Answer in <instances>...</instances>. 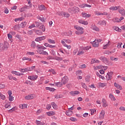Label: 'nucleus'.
<instances>
[{"instance_id": "1a4fd4ad", "label": "nucleus", "mask_w": 125, "mask_h": 125, "mask_svg": "<svg viewBox=\"0 0 125 125\" xmlns=\"http://www.w3.org/2000/svg\"><path fill=\"white\" fill-rule=\"evenodd\" d=\"M100 59L102 61L103 63H106L108 62V60L105 57H101Z\"/></svg>"}, {"instance_id": "6e6552de", "label": "nucleus", "mask_w": 125, "mask_h": 125, "mask_svg": "<svg viewBox=\"0 0 125 125\" xmlns=\"http://www.w3.org/2000/svg\"><path fill=\"white\" fill-rule=\"evenodd\" d=\"M24 98H25V99H26V100H30L31 99H33L34 98V96H33V94H30L28 96H26L24 97Z\"/></svg>"}, {"instance_id": "c85d7f7f", "label": "nucleus", "mask_w": 125, "mask_h": 125, "mask_svg": "<svg viewBox=\"0 0 125 125\" xmlns=\"http://www.w3.org/2000/svg\"><path fill=\"white\" fill-rule=\"evenodd\" d=\"M46 90H49L50 91H54L55 89L54 88H50V87H46Z\"/></svg>"}, {"instance_id": "774afa93", "label": "nucleus", "mask_w": 125, "mask_h": 125, "mask_svg": "<svg viewBox=\"0 0 125 125\" xmlns=\"http://www.w3.org/2000/svg\"><path fill=\"white\" fill-rule=\"evenodd\" d=\"M16 38H17L20 40H21V36H20V35H17L16 36Z\"/></svg>"}, {"instance_id": "a211bd4d", "label": "nucleus", "mask_w": 125, "mask_h": 125, "mask_svg": "<svg viewBox=\"0 0 125 125\" xmlns=\"http://www.w3.org/2000/svg\"><path fill=\"white\" fill-rule=\"evenodd\" d=\"M102 103H103V107H107V102L104 99H102Z\"/></svg>"}, {"instance_id": "8fccbe9b", "label": "nucleus", "mask_w": 125, "mask_h": 125, "mask_svg": "<svg viewBox=\"0 0 125 125\" xmlns=\"http://www.w3.org/2000/svg\"><path fill=\"white\" fill-rule=\"evenodd\" d=\"M70 121H72V122H76L77 121V119L75 117H71L70 118Z\"/></svg>"}, {"instance_id": "6ab92c4d", "label": "nucleus", "mask_w": 125, "mask_h": 125, "mask_svg": "<svg viewBox=\"0 0 125 125\" xmlns=\"http://www.w3.org/2000/svg\"><path fill=\"white\" fill-rule=\"evenodd\" d=\"M100 62L99 61H98V60H96L95 59H92L91 63L92 64H93L94 63H100Z\"/></svg>"}, {"instance_id": "20e7f679", "label": "nucleus", "mask_w": 125, "mask_h": 125, "mask_svg": "<svg viewBox=\"0 0 125 125\" xmlns=\"http://www.w3.org/2000/svg\"><path fill=\"white\" fill-rule=\"evenodd\" d=\"M62 82L63 84H66L68 83V78L67 77H64L62 78Z\"/></svg>"}, {"instance_id": "bb28decb", "label": "nucleus", "mask_w": 125, "mask_h": 125, "mask_svg": "<svg viewBox=\"0 0 125 125\" xmlns=\"http://www.w3.org/2000/svg\"><path fill=\"white\" fill-rule=\"evenodd\" d=\"M36 33L37 35H38L39 36H42V32L40 30H36Z\"/></svg>"}, {"instance_id": "c756f323", "label": "nucleus", "mask_w": 125, "mask_h": 125, "mask_svg": "<svg viewBox=\"0 0 125 125\" xmlns=\"http://www.w3.org/2000/svg\"><path fill=\"white\" fill-rule=\"evenodd\" d=\"M81 85L82 87H83V88H84L85 89H86V90H87V86H86V85L85 84V83H82Z\"/></svg>"}, {"instance_id": "f3484780", "label": "nucleus", "mask_w": 125, "mask_h": 125, "mask_svg": "<svg viewBox=\"0 0 125 125\" xmlns=\"http://www.w3.org/2000/svg\"><path fill=\"white\" fill-rule=\"evenodd\" d=\"M73 113V112L72 110H67L66 111V115H67V116H68L69 117H70V116L72 115Z\"/></svg>"}, {"instance_id": "58836bf2", "label": "nucleus", "mask_w": 125, "mask_h": 125, "mask_svg": "<svg viewBox=\"0 0 125 125\" xmlns=\"http://www.w3.org/2000/svg\"><path fill=\"white\" fill-rule=\"evenodd\" d=\"M48 42H49V43H55V41H54V40H52L51 39H48Z\"/></svg>"}, {"instance_id": "49530a36", "label": "nucleus", "mask_w": 125, "mask_h": 125, "mask_svg": "<svg viewBox=\"0 0 125 125\" xmlns=\"http://www.w3.org/2000/svg\"><path fill=\"white\" fill-rule=\"evenodd\" d=\"M43 52V50L42 49H38V53H39V54H42Z\"/></svg>"}, {"instance_id": "c9c22d12", "label": "nucleus", "mask_w": 125, "mask_h": 125, "mask_svg": "<svg viewBox=\"0 0 125 125\" xmlns=\"http://www.w3.org/2000/svg\"><path fill=\"white\" fill-rule=\"evenodd\" d=\"M112 21L114 23H116V22H120L119 18H115V19H112Z\"/></svg>"}, {"instance_id": "cd10ccee", "label": "nucleus", "mask_w": 125, "mask_h": 125, "mask_svg": "<svg viewBox=\"0 0 125 125\" xmlns=\"http://www.w3.org/2000/svg\"><path fill=\"white\" fill-rule=\"evenodd\" d=\"M56 86H58L59 87H61L62 85H63V83L62 82H58L56 83Z\"/></svg>"}, {"instance_id": "f8f14e48", "label": "nucleus", "mask_w": 125, "mask_h": 125, "mask_svg": "<svg viewBox=\"0 0 125 125\" xmlns=\"http://www.w3.org/2000/svg\"><path fill=\"white\" fill-rule=\"evenodd\" d=\"M104 116H105V111L102 110L100 114V119H104Z\"/></svg>"}, {"instance_id": "0eeeda50", "label": "nucleus", "mask_w": 125, "mask_h": 125, "mask_svg": "<svg viewBox=\"0 0 125 125\" xmlns=\"http://www.w3.org/2000/svg\"><path fill=\"white\" fill-rule=\"evenodd\" d=\"M45 39V37L42 36L41 37H38L35 39L36 42H41L43 41Z\"/></svg>"}, {"instance_id": "052dcab7", "label": "nucleus", "mask_w": 125, "mask_h": 125, "mask_svg": "<svg viewBox=\"0 0 125 125\" xmlns=\"http://www.w3.org/2000/svg\"><path fill=\"white\" fill-rule=\"evenodd\" d=\"M91 111V115H93L94 114V111L96 112V110L95 109H90Z\"/></svg>"}, {"instance_id": "ddd939ff", "label": "nucleus", "mask_w": 125, "mask_h": 125, "mask_svg": "<svg viewBox=\"0 0 125 125\" xmlns=\"http://www.w3.org/2000/svg\"><path fill=\"white\" fill-rule=\"evenodd\" d=\"M114 86H115V87H116L118 89H120V90H122V89H123L122 86L118 84L117 83H114Z\"/></svg>"}, {"instance_id": "680f3d73", "label": "nucleus", "mask_w": 125, "mask_h": 125, "mask_svg": "<svg viewBox=\"0 0 125 125\" xmlns=\"http://www.w3.org/2000/svg\"><path fill=\"white\" fill-rule=\"evenodd\" d=\"M83 25H88V22H87V21H83V23H82Z\"/></svg>"}, {"instance_id": "dca6fc26", "label": "nucleus", "mask_w": 125, "mask_h": 125, "mask_svg": "<svg viewBox=\"0 0 125 125\" xmlns=\"http://www.w3.org/2000/svg\"><path fill=\"white\" fill-rule=\"evenodd\" d=\"M119 12L122 15V16H125V9H120L119 10Z\"/></svg>"}, {"instance_id": "6e6d98bb", "label": "nucleus", "mask_w": 125, "mask_h": 125, "mask_svg": "<svg viewBox=\"0 0 125 125\" xmlns=\"http://www.w3.org/2000/svg\"><path fill=\"white\" fill-rule=\"evenodd\" d=\"M102 25H104V26H106V21H101Z\"/></svg>"}, {"instance_id": "f03ea898", "label": "nucleus", "mask_w": 125, "mask_h": 125, "mask_svg": "<svg viewBox=\"0 0 125 125\" xmlns=\"http://www.w3.org/2000/svg\"><path fill=\"white\" fill-rule=\"evenodd\" d=\"M81 8H84L85 7H91V5H88V4H82L78 5Z\"/></svg>"}, {"instance_id": "aec40b11", "label": "nucleus", "mask_w": 125, "mask_h": 125, "mask_svg": "<svg viewBox=\"0 0 125 125\" xmlns=\"http://www.w3.org/2000/svg\"><path fill=\"white\" fill-rule=\"evenodd\" d=\"M39 10H45V6L43 5H41L39 7Z\"/></svg>"}, {"instance_id": "412c9836", "label": "nucleus", "mask_w": 125, "mask_h": 125, "mask_svg": "<svg viewBox=\"0 0 125 125\" xmlns=\"http://www.w3.org/2000/svg\"><path fill=\"white\" fill-rule=\"evenodd\" d=\"M12 74H13V75H16V76H21V74L19 73V72L17 71H12Z\"/></svg>"}, {"instance_id": "7ed1b4c3", "label": "nucleus", "mask_w": 125, "mask_h": 125, "mask_svg": "<svg viewBox=\"0 0 125 125\" xmlns=\"http://www.w3.org/2000/svg\"><path fill=\"white\" fill-rule=\"evenodd\" d=\"M9 47V44L7 42H5L3 46L2 47V49L6 50Z\"/></svg>"}, {"instance_id": "4468645a", "label": "nucleus", "mask_w": 125, "mask_h": 125, "mask_svg": "<svg viewBox=\"0 0 125 125\" xmlns=\"http://www.w3.org/2000/svg\"><path fill=\"white\" fill-rule=\"evenodd\" d=\"M70 93L71 95H72V96H75V95H78V94H80V91H71Z\"/></svg>"}, {"instance_id": "e2e57ef3", "label": "nucleus", "mask_w": 125, "mask_h": 125, "mask_svg": "<svg viewBox=\"0 0 125 125\" xmlns=\"http://www.w3.org/2000/svg\"><path fill=\"white\" fill-rule=\"evenodd\" d=\"M35 68H36L35 66H32L31 67H29V71H33V70H34V69H35Z\"/></svg>"}, {"instance_id": "e433bc0d", "label": "nucleus", "mask_w": 125, "mask_h": 125, "mask_svg": "<svg viewBox=\"0 0 125 125\" xmlns=\"http://www.w3.org/2000/svg\"><path fill=\"white\" fill-rule=\"evenodd\" d=\"M99 86L100 87H104V86H106V83H100Z\"/></svg>"}, {"instance_id": "5701e85b", "label": "nucleus", "mask_w": 125, "mask_h": 125, "mask_svg": "<svg viewBox=\"0 0 125 125\" xmlns=\"http://www.w3.org/2000/svg\"><path fill=\"white\" fill-rule=\"evenodd\" d=\"M29 71H30L29 67H26L24 69H21V72H22V73H25V72H29Z\"/></svg>"}, {"instance_id": "a19ab883", "label": "nucleus", "mask_w": 125, "mask_h": 125, "mask_svg": "<svg viewBox=\"0 0 125 125\" xmlns=\"http://www.w3.org/2000/svg\"><path fill=\"white\" fill-rule=\"evenodd\" d=\"M31 45L32 47H36V42H35V41H32Z\"/></svg>"}, {"instance_id": "2eb2a0df", "label": "nucleus", "mask_w": 125, "mask_h": 125, "mask_svg": "<svg viewBox=\"0 0 125 125\" xmlns=\"http://www.w3.org/2000/svg\"><path fill=\"white\" fill-rule=\"evenodd\" d=\"M46 115L49 116H54V115H55V112L53 111H49V112H46Z\"/></svg>"}, {"instance_id": "4c0bfd02", "label": "nucleus", "mask_w": 125, "mask_h": 125, "mask_svg": "<svg viewBox=\"0 0 125 125\" xmlns=\"http://www.w3.org/2000/svg\"><path fill=\"white\" fill-rule=\"evenodd\" d=\"M23 20V18H19L18 19H15V21L17 22V21H22Z\"/></svg>"}, {"instance_id": "393cba45", "label": "nucleus", "mask_w": 125, "mask_h": 125, "mask_svg": "<svg viewBox=\"0 0 125 125\" xmlns=\"http://www.w3.org/2000/svg\"><path fill=\"white\" fill-rule=\"evenodd\" d=\"M26 25H27V22L24 21L23 22H21L20 24V27H21V28H24V27H25V26H26Z\"/></svg>"}, {"instance_id": "79ce46f5", "label": "nucleus", "mask_w": 125, "mask_h": 125, "mask_svg": "<svg viewBox=\"0 0 125 125\" xmlns=\"http://www.w3.org/2000/svg\"><path fill=\"white\" fill-rule=\"evenodd\" d=\"M36 28H39L41 26V23L38 22H35Z\"/></svg>"}, {"instance_id": "13d9d810", "label": "nucleus", "mask_w": 125, "mask_h": 125, "mask_svg": "<svg viewBox=\"0 0 125 125\" xmlns=\"http://www.w3.org/2000/svg\"><path fill=\"white\" fill-rule=\"evenodd\" d=\"M9 96H11V95H12V91L11 90H9L7 92Z\"/></svg>"}, {"instance_id": "9b49d317", "label": "nucleus", "mask_w": 125, "mask_h": 125, "mask_svg": "<svg viewBox=\"0 0 125 125\" xmlns=\"http://www.w3.org/2000/svg\"><path fill=\"white\" fill-rule=\"evenodd\" d=\"M92 46L94 47H98L99 46V43L96 42V40H95L94 42H92Z\"/></svg>"}, {"instance_id": "bf43d9fd", "label": "nucleus", "mask_w": 125, "mask_h": 125, "mask_svg": "<svg viewBox=\"0 0 125 125\" xmlns=\"http://www.w3.org/2000/svg\"><path fill=\"white\" fill-rule=\"evenodd\" d=\"M51 55H53V56H55L56 55V53H55V51H54V50H52L51 52Z\"/></svg>"}, {"instance_id": "69168bd1", "label": "nucleus", "mask_w": 125, "mask_h": 125, "mask_svg": "<svg viewBox=\"0 0 125 125\" xmlns=\"http://www.w3.org/2000/svg\"><path fill=\"white\" fill-rule=\"evenodd\" d=\"M4 87H5V85H4V84H0V88H1V89L4 88Z\"/></svg>"}, {"instance_id": "473e14b6", "label": "nucleus", "mask_w": 125, "mask_h": 125, "mask_svg": "<svg viewBox=\"0 0 125 125\" xmlns=\"http://www.w3.org/2000/svg\"><path fill=\"white\" fill-rule=\"evenodd\" d=\"M113 72H108L107 73V75H108V77L109 78H110V79H112V77H113Z\"/></svg>"}, {"instance_id": "0e129e2a", "label": "nucleus", "mask_w": 125, "mask_h": 125, "mask_svg": "<svg viewBox=\"0 0 125 125\" xmlns=\"http://www.w3.org/2000/svg\"><path fill=\"white\" fill-rule=\"evenodd\" d=\"M35 27H36L35 24H32L31 25L29 26V29H32V28H35Z\"/></svg>"}, {"instance_id": "de8ad7c7", "label": "nucleus", "mask_w": 125, "mask_h": 125, "mask_svg": "<svg viewBox=\"0 0 125 125\" xmlns=\"http://www.w3.org/2000/svg\"><path fill=\"white\" fill-rule=\"evenodd\" d=\"M93 30H94L95 31H99V28L98 27H97V26L94 25L93 26Z\"/></svg>"}, {"instance_id": "338daca9", "label": "nucleus", "mask_w": 125, "mask_h": 125, "mask_svg": "<svg viewBox=\"0 0 125 125\" xmlns=\"http://www.w3.org/2000/svg\"><path fill=\"white\" fill-rule=\"evenodd\" d=\"M41 63H42V64H47V65L48 64V62H47L44 61H41Z\"/></svg>"}, {"instance_id": "72a5a7b5", "label": "nucleus", "mask_w": 125, "mask_h": 125, "mask_svg": "<svg viewBox=\"0 0 125 125\" xmlns=\"http://www.w3.org/2000/svg\"><path fill=\"white\" fill-rule=\"evenodd\" d=\"M62 14L63 15L64 17L68 18L70 17V15H69L68 13L63 12Z\"/></svg>"}, {"instance_id": "864d4df0", "label": "nucleus", "mask_w": 125, "mask_h": 125, "mask_svg": "<svg viewBox=\"0 0 125 125\" xmlns=\"http://www.w3.org/2000/svg\"><path fill=\"white\" fill-rule=\"evenodd\" d=\"M106 77V81H110L111 80L110 77H109V75H108V73H107Z\"/></svg>"}, {"instance_id": "423d86ee", "label": "nucleus", "mask_w": 125, "mask_h": 125, "mask_svg": "<svg viewBox=\"0 0 125 125\" xmlns=\"http://www.w3.org/2000/svg\"><path fill=\"white\" fill-rule=\"evenodd\" d=\"M72 11H73V12H75V13H77L78 12H79L80 8L76 6L73 7Z\"/></svg>"}, {"instance_id": "b1692460", "label": "nucleus", "mask_w": 125, "mask_h": 125, "mask_svg": "<svg viewBox=\"0 0 125 125\" xmlns=\"http://www.w3.org/2000/svg\"><path fill=\"white\" fill-rule=\"evenodd\" d=\"M114 29L115 30V31H117V32H122V29H120V28H119V27L118 26H114Z\"/></svg>"}, {"instance_id": "4d7b16f0", "label": "nucleus", "mask_w": 125, "mask_h": 125, "mask_svg": "<svg viewBox=\"0 0 125 125\" xmlns=\"http://www.w3.org/2000/svg\"><path fill=\"white\" fill-rule=\"evenodd\" d=\"M51 108V105L50 104H47L46 107V109H47V110H50Z\"/></svg>"}, {"instance_id": "603ef678", "label": "nucleus", "mask_w": 125, "mask_h": 125, "mask_svg": "<svg viewBox=\"0 0 125 125\" xmlns=\"http://www.w3.org/2000/svg\"><path fill=\"white\" fill-rule=\"evenodd\" d=\"M36 124L37 125H42V122H41V121L36 120Z\"/></svg>"}, {"instance_id": "f257e3e1", "label": "nucleus", "mask_w": 125, "mask_h": 125, "mask_svg": "<svg viewBox=\"0 0 125 125\" xmlns=\"http://www.w3.org/2000/svg\"><path fill=\"white\" fill-rule=\"evenodd\" d=\"M74 27L78 30L75 32L76 35H83V27L78 26V25H75Z\"/></svg>"}, {"instance_id": "09e8293b", "label": "nucleus", "mask_w": 125, "mask_h": 125, "mask_svg": "<svg viewBox=\"0 0 125 125\" xmlns=\"http://www.w3.org/2000/svg\"><path fill=\"white\" fill-rule=\"evenodd\" d=\"M27 106H28L27 104H22L21 109H25V108H27Z\"/></svg>"}, {"instance_id": "39448f33", "label": "nucleus", "mask_w": 125, "mask_h": 125, "mask_svg": "<svg viewBox=\"0 0 125 125\" xmlns=\"http://www.w3.org/2000/svg\"><path fill=\"white\" fill-rule=\"evenodd\" d=\"M27 9H29V6H24L21 8L20 11L21 12H24V11H26Z\"/></svg>"}, {"instance_id": "a878e982", "label": "nucleus", "mask_w": 125, "mask_h": 125, "mask_svg": "<svg viewBox=\"0 0 125 125\" xmlns=\"http://www.w3.org/2000/svg\"><path fill=\"white\" fill-rule=\"evenodd\" d=\"M5 96L0 92V99H2V100H5Z\"/></svg>"}, {"instance_id": "3c124183", "label": "nucleus", "mask_w": 125, "mask_h": 125, "mask_svg": "<svg viewBox=\"0 0 125 125\" xmlns=\"http://www.w3.org/2000/svg\"><path fill=\"white\" fill-rule=\"evenodd\" d=\"M52 106L53 107L54 109H56V107H57V105L55 104V103H52Z\"/></svg>"}, {"instance_id": "4be33fe9", "label": "nucleus", "mask_w": 125, "mask_h": 125, "mask_svg": "<svg viewBox=\"0 0 125 125\" xmlns=\"http://www.w3.org/2000/svg\"><path fill=\"white\" fill-rule=\"evenodd\" d=\"M39 29L42 30V32H45V27L43 25H41L39 27Z\"/></svg>"}, {"instance_id": "5fc2aeb1", "label": "nucleus", "mask_w": 125, "mask_h": 125, "mask_svg": "<svg viewBox=\"0 0 125 125\" xmlns=\"http://www.w3.org/2000/svg\"><path fill=\"white\" fill-rule=\"evenodd\" d=\"M38 19L41 20V21H42V22H44V18H42L41 17H38Z\"/></svg>"}, {"instance_id": "c03bdc74", "label": "nucleus", "mask_w": 125, "mask_h": 125, "mask_svg": "<svg viewBox=\"0 0 125 125\" xmlns=\"http://www.w3.org/2000/svg\"><path fill=\"white\" fill-rule=\"evenodd\" d=\"M83 54H84V52L81 51L78 52L77 55H82Z\"/></svg>"}, {"instance_id": "37998d69", "label": "nucleus", "mask_w": 125, "mask_h": 125, "mask_svg": "<svg viewBox=\"0 0 125 125\" xmlns=\"http://www.w3.org/2000/svg\"><path fill=\"white\" fill-rule=\"evenodd\" d=\"M55 97L57 98V99H58V98H62V95L57 94L55 95Z\"/></svg>"}, {"instance_id": "7c9ffc66", "label": "nucleus", "mask_w": 125, "mask_h": 125, "mask_svg": "<svg viewBox=\"0 0 125 125\" xmlns=\"http://www.w3.org/2000/svg\"><path fill=\"white\" fill-rule=\"evenodd\" d=\"M8 109H10L8 110L9 113H12V112H13V111H14V110H15V107H14L12 108H11V107H9V108H8Z\"/></svg>"}, {"instance_id": "ea45409f", "label": "nucleus", "mask_w": 125, "mask_h": 125, "mask_svg": "<svg viewBox=\"0 0 125 125\" xmlns=\"http://www.w3.org/2000/svg\"><path fill=\"white\" fill-rule=\"evenodd\" d=\"M13 100H14V97L12 96H9V101H13Z\"/></svg>"}, {"instance_id": "a18cd8bd", "label": "nucleus", "mask_w": 125, "mask_h": 125, "mask_svg": "<svg viewBox=\"0 0 125 125\" xmlns=\"http://www.w3.org/2000/svg\"><path fill=\"white\" fill-rule=\"evenodd\" d=\"M37 48H38L39 49H43V48H44V46H40V45H38L37 46Z\"/></svg>"}, {"instance_id": "2f4dec72", "label": "nucleus", "mask_w": 125, "mask_h": 125, "mask_svg": "<svg viewBox=\"0 0 125 125\" xmlns=\"http://www.w3.org/2000/svg\"><path fill=\"white\" fill-rule=\"evenodd\" d=\"M96 75L97 76H98V77H99V78H100L102 80H105V77L102 76V75H100V74H99L98 72L96 73Z\"/></svg>"}, {"instance_id": "9d476101", "label": "nucleus", "mask_w": 125, "mask_h": 125, "mask_svg": "<svg viewBox=\"0 0 125 125\" xmlns=\"http://www.w3.org/2000/svg\"><path fill=\"white\" fill-rule=\"evenodd\" d=\"M28 79L31 80V81H36L38 79V76H28Z\"/></svg>"}, {"instance_id": "f704fd0d", "label": "nucleus", "mask_w": 125, "mask_h": 125, "mask_svg": "<svg viewBox=\"0 0 125 125\" xmlns=\"http://www.w3.org/2000/svg\"><path fill=\"white\" fill-rule=\"evenodd\" d=\"M90 79V76H86L85 78V81L86 83H89Z\"/></svg>"}]
</instances>
